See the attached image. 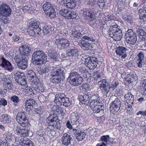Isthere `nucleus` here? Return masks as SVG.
Listing matches in <instances>:
<instances>
[{"label": "nucleus", "mask_w": 146, "mask_h": 146, "mask_svg": "<svg viewBox=\"0 0 146 146\" xmlns=\"http://www.w3.org/2000/svg\"><path fill=\"white\" fill-rule=\"evenodd\" d=\"M70 117L72 125H79L82 124L83 122V119L80 117V115L77 113L73 112L70 114Z\"/></svg>", "instance_id": "nucleus-21"}, {"label": "nucleus", "mask_w": 146, "mask_h": 146, "mask_svg": "<svg viewBox=\"0 0 146 146\" xmlns=\"http://www.w3.org/2000/svg\"><path fill=\"white\" fill-rule=\"evenodd\" d=\"M113 125H115L118 123L119 122V119L117 117L113 118L111 120Z\"/></svg>", "instance_id": "nucleus-61"}, {"label": "nucleus", "mask_w": 146, "mask_h": 146, "mask_svg": "<svg viewBox=\"0 0 146 146\" xmlns=\"http://www.w3.org/2000/svg\"><path fill=\"white\" fill-rule=\"evenodd\" d=\"M58 120V116L54 114H49L48 117L46 119L47 124L49 125L47 128L46 129L48 131L49 130L50 133L52 135L53 133H54L55 132L54 130H53L52 128V129L51 128L52 127L51 125H53Z\"/></svg>", "instance_id": "nucleus-14"}, {"label": "nucleus", "mask_w": 146, "mask_h": 146, "mask_svg": "<svg viewBox=\"0 0 146 146\" xmlns=\"http://www.w3.org/2000/svg\"><path fill=\"white\" fill-rule=\"evenodd\" d=\"M55 44L56 45L57 48L61 50H67L72 44L68 40L64 38L56 39Z\"/></svg>", "instance_id": "nucleus-12"}, {"label": "nucleus", "mask_w": 146, "mask_h": 146, "mask_svg": "<svg viewBox=\"0 0 146 146\" xmlns=\"http://www.w3.org/2000/svg\"><path fill=\"white\" fill-rule=\"evenodd\" d=\"M99 87L103 94L107 96L110 92V83L106 79L101 80L99 82Z\"/></svg>", "instance_id": "nucleus-13"}, {"label": "nucleus", "mask_w": 146, "mask_h": 146, "mask_svg": "<svg viewBox=\"0 0 146 146\" xmlns=\"http://www.w3.org/2000/svg\"><path fill=\"white\" fill-rule=\"evenodd\" d=\"M56 105H54L53 107V110L55 111L57 113H58L59 111H61L62 110V109L60 107L61 104H56Z\"/></svg>", "instance_id": "nucleus-50"}, {"label": "nucleus", "mask_w": 146, "mask_h": 146, "mask_svg": "<svg viewBox=\"0 0 146 146\" xmlns=\"http://www.w3.org/2000/svg\"><path fill=\"white\" fill-rule=\"evenodd\" d=\"M127 50L125 47L119 46L116 48V52L119 57L124 59L127 56L126 51Z\"/></svg>", "instance_id": "nucleus-27"}, {"label": "nucleus", "mask_w": 146, "mask_h": 146, "mask_svg": "<svg viewBox=\"0 0 146 146\" xmlns=\"http://www.w3.org/2000/svg\"><path fill=\"white\" fill-rule=\"evenodd\" d=\"M78 98L80 102H81L82 104H85L84 94L83 95H79Z\"/></svg>", "instance_id": "nucleus-58"}, {"label": "nucleus", "mask_w": 146, "mask_h": 146, "mask_svg": "<svg viewBox=\"0 0 146 146\" xmlns=\"http://www.w3.org/2000/svg\"><path fill=\"white\" fill-rule=\"evenodd\" d=\"M42 23L37 20H35L30 25L27 29V32L31 36H35L40 34L43 32L41 29Z\"/></svg>", "instance_id": "nucleus-6"}, {"label": "nucleus", "mask_w": 146, "mask_h": 146, "mask_svg": "<svg viewBox=\"0 0 146 146\" xmlns=\"http://www.w3.org/2000/svg\"><path fill=\"white\" fill-rule=\"evenodd\" d=\"M31 82L34 83L36 86L38 85L39 84L40 82L39 79L36 76L33 78L32 80L30 81Z\"/></svg>", "instance_id": "nucleus-53"}, {"label": "nucleus", "mask_w": 146, "mask_h": 146, "mask_svg": "<svg viewBox=\"0 0 146 146\" xmlns=\"http://www.w3.org/2000/svg\"><path fill=\"white\" fill-rule=\"evenodd\" d=\"M11 99L14 103H19L20 100L19 97L16 95H14L11 97Z\"/></svg>", "instance_id": "nucleus-51"}, {"label": "nucleus", "mask_w": 146, "mask_h": 146, "mask_svg": "<svg viewBox=\"0 0 146 146\" xmlns=\"http://www.w3.org/2000/svg\"><path fill=\"white\" fill-rule=\"evenodd\" d=\"M92 88V87L87 83L84 84L82 86V89L84 92H87L90 90Z\"/></svg>", "instance_id": "nucleus-47"}, {"label": "nucleus", "mask_w": 146, "mask_h": 146, "mask_svg": "<svg viewBox=\"0 0 146 146\" xmlns=\"http://www.w3.org/2000/svg\"><path fill=\"white\" fill-rule=\"evenodd\" d=\"M25 127L24 128L21 129L20 126L17 125L16 128V132L17 134L21 137L29 136L30 128L28 127V126Z\"/></svg>", "instance_id": "nucleus-22"}, {"label": "nucleus", "mask_w": 146, "mask_h": 146, "mask_svg": "<svg viewBox=\"0 0 146 146\" xmlns=\"http://www.w3.org/2000/svg\"><path fill=\"white\" fill-rule=\"evenodd\" d=\"M93 77L94 79L97 81L100 79L101 77V76L99 73H96L94 74Z\"/></svg>", "instance_id": "nucleus-63"}, {"label": "nucleus", "mask_w": 146, "mask_h": 146, "mask_svg": "<svg viewBox=\"0 0 146 146\" xmlns=\"http://www.w3.org/2000/svg\"><path fill=\"white\" fill-rule=\"evenodd\" d=\"M31 141V140H29V139H26L23 138V141L21 142L23 144V145H22L27 146L30 142V141Z\"/></svg>", "instance_id": "nucleus-60"}, {"label": "nucleus", "mask_w": 146, "mask_h": 146, "mask_svg": "<svg viewBox=\"0 0 146 146\" xmlns=\"http://www.w3.org/2000/svg\"><path fill=\"white\" fill-rule=\"evenodd\" d=\"M124 97L126 102L129 105L133 104L134 103L135 100L134 96L130 92H128L126 94Z\"/></svg>", "instance_id": "nucleus-31"}, {"label": "nucleus", "mask_w": 146, "mask_h": 146, "mask_svg": "<svg viewBox=\"0 0 146 146\" xmlns=\"http://www.w3.org/2000/svg\"><path fill=\"white\" fill-rule=\"evenodd\" d=\"M71 46L67 50L66 53L70 58L75 59L78 56V50L77 48L75 47L74 44L71 45Z\"/></svg>", "instance_id": "nucleus-17"}, {"label": "nucleus", "mask_w": 146, "mask_h": 146, "mask_svg": "<svg viewBox=\"0 0 146 146\" xmlns=\"http://www.w3.org/2000/svg\"><path fill=\"white\" fill-rule=\"evenodd\" d=\"M85 59V65L90 70H93L96 68L98 60L95 57L88 56L83 58Z\"/></svg>", "instance_id": "nucleus-11"}, {"label": "nucleus", "mask_w": 146, "mask_h": 146, "mask_svg": "<svg viewBox=\"0 0 146 146\" xmlns=\"http://www.w3.org/2000/svg\"><path fill=\"white\" fill-rule=\"evenodd\" d=\"M100 139L102 143L106 145H111L113 143V141L111 142V141L112 138L110 137L109 135L102 136L101 137Z\"/></svg>", "instance_id": "nucleus-33"}, {"label": "nucleus", "mask_w": 146, "mask_h": 146, "mask_svg": "<svg viewBox=\"0 0 146 146\" xmlns=\"http://www.w3.org/2000/svg\"><path fill=\"white\" fill-rule=\"evenodd\" d=\"M0 62V68L7 70L9 72H12L14 68L11 63L3 57H1Z\"/></svg>", "instance_id": "nucleus-15"}, {"label": "nucleus", "mask_w": 146, "mask_h": 146, "mask_svg": "<svg viewBox=\"0 0 146 146\" xmlns=\"http://www.w3.org/2000/svg\"><path fill=\"white\" fill-rule=\"evenodd\" d=\"M7 104V101L4 99L1 98L0 100V105H1V107L2 106H5Z\"/></svg>", "instance_id": "nucleus-59"}, {"label": "nucleus", "mask_w": 146, "mask_h": 146, "mask_svg": "<svg viewBox=\"0 0 146 146\" xmlns=\"http://www.w3.org/2000/svg\"><path fill=\"white\" fill-rule=\"evenodd\" d=\"M23 58H23L21 55L19 54L15 56L14 60L17 65L18 63L21 62Z\"/></svg>", "instance_id": "nucleus-46"}, {"label": "nucleus", "mask_w": 146, "mask_h": 146, "mask_svg": "<svg viewBox=\"0 0 146 146\" xmlns=\"http://www.w3.org/2000/svg\"><path fill=\"white\" fill-rule=\"evenodd\" d=\"M64 98V99L62 100L61 103H62L64 106L66 107H70V105H72V103L70 99L67 97Z\"/></svg>", "instance_id": "nucleus-41"}, {"label": "nucleus", "mask_w": 146, "mask_h": 146, "mask_svg": "<svg viewBox=\"0 0 146 146\" xmlns=\"http://www.w3.org/2000/svg\"><path fill=\"white\" fill-rule=\"evenodd\" d=\"M144 53L142 52H139L137 54V66L142 68L144 67V65L145 64V56Z\"/></svg>", "instance_id": "nucleus-23"}, {"label": "nucleus", "mask_w": 146, "mask_h": 146, "mask_svg": "<svg viewBox=\"0 0 146 146\" xmlns=\"http://www.w3.org/2000/svg\"><path fill=\"white\" fill-rule=\"evenodd\" d=\"M18 68L22 70H25L28 66L27 60V58H25L17 65Z\"/></svg>", "instance_id": "nucleus-35"}, {"label": "nucleus", "mask_w": 146, "mask_h": 146, "mask_svg": "<svg viewBox=\"0 0 146 146\" xmlns=\"http://www.w3.org/2000/svg\"><path fill=\"white\" fill-rule=\"evenodd\" d=\"M46 14L48 15L51 18H52L55 17L56 12H55L54 8H53L52 9H51L48 12H47Z\"/></svg>", "instance_id": "nucleus-48"}, {"label": "nucleus", "mask_w": 146, "mask_h": 146, "mask_svg": "<svg viewBox=\"0 0 146 146\" xmlns=\"http://www.w3.org/2000/svg\"><path fill=\"white\" fill-rule=\"evenodd\" d=\"M16 118L18 123L23 127H27L30 125L28 120L27 114L25 111L19 112Z\"/></svg>", "instance_id": "nucleus-9"}, {"label": "nucleus", "mask_w": 146, "mask_h": 146, "mask_svg": "<svg viewBox=\"0 0 146 146\" xmlns=\"http://www.w3.org/2000/svg\"><path fill=\"white\" fill-rule=\"evenodd\" d=\"M59 13L67 19H73L76 17V13L74 11H70L64 8L61 9Z\"/></svg>", "instance_id": "nucleus-16"}, {"label": "nucleus", "mask_w": 146, "mask_h": 146, "mask_svg": "<svg viewBox=\"0 0 146 146\" xmlns=\"http://www.w3.org/2000/svg\"><path fill=\"white\" fill-rule=\"evenodd\" d=\"M48 68L47 67H43L38 72V73L40 75H43V74H46L48 72Z\"/></svg>", "instance_id": "nucleus-45"}, {"label": "nucleus", "mask_w": 146, "mask_h": 146, "mask_svg": "<svg viewBox=\"0 0 146 146\" xmlns=\"http://www.w3.org/2000/svg\"><path fill=\"white\" fill-rule=\"evenodd\" d=\"M66 97V95L63 93H59L58 94H56L55 96V99L54 102L55 104H61V102Z\"/></svg>", "instance_id": "nucleus-32"}, {"label": "nucleus", "mask_w": 146, "mask_h": 146, "mask_svg": "<svg viewBox=\"0 0 146 146\" xmlns=\"http://www.w3.org/2000/svg\"><path fill=\"white\" fill-rule=\"evenodd\" d=\"M77 1V0H66V3H64V5L68 8L73 9L76 5Z\"/></svg>", "instance_id": "nucleus-34"}, {"label": "nucleus", "mask_w": 146, "mask_h": 146, "mask_svg": "<svg viewBox=\"0 0 146 146\" xmlns=\"http://www.w3.org/2000/svg\"><path fill=\"white\" fill-rule=\"evenodd\" d=\"M121 102L119 99L116 98L110 104V109L111 112L113 114L116 113L119 110L121 107Z\"/></svg>", "instance_id": "nucleus-19"}, {"label": "nucleus", "mask_w": 146, "mask_h": 146, "mask_svg": "<svg viewBox=\"0 0 146 146\" xmlns=\"http://www.w3.org/2000/svg\"><path fill=\"white\" fill-rule=\"evenodd\" d=\"M26 106L28 108L33 109V106L36 103L35 100L33 99H30L27 100L25 102Z\"/></svg>", "instance_id": "nucleus-39"}, {"label": "nucleus", "mask_w": 146, "mask_h": 146, "mask_svg": "<svg viewBox=\"0 0 146 146\" xmlns=\"http://www.w3.org/2000/svg\"><path fill=\"white\" fill-rule=\"evenodd\" d=\"M136 29L137 33H138V34L140 36H142L145 33L143 30L140 28H137Z\"/></svg>", "instance_id": "nucleus-57"}, {"label": "nucleus", "mask_w": 146, "mask_h": 146, "mask_svg": "<svg viewBox=\"0 0 146 146\" xmlns=\"http://www.w3.org/2000/svg\"><path fill=\"white\" fill-rule=\"evenodd\" d=\"M90 100L89 106L92 110L94 113L99 115L103 114L104 112L103 104L101 103L100 96L97 94H95L92 92H90Z\"/></svg>", "instance_id": "nucleus-2"}, {"label": "nucleus", "mask_w": 146, "mask_h": 146, "mask_svg": "<svg viewBox=\"0 0 146 146\" xmlns=\"http://www.w3.org/2000/svg\"><path fill=\"white\" fill-rule=\"evenodd\" d=\"M46 55L42 50L35 51L32 55V61L35 65H41L47 61Z\"/></svg>", "instance_id": "nucleus-4"}, {"label": "nucleus", "mask_w": 146, "mask_h": 146, "mask_svg": "<svg viewBox=\"0 0 146 146\" xmlns=\"http://www.w3.org/2000/svg\"><path fill=\"white\" fill-rule=\"evenodd\" d=\"M33 88L35 91L38 93L43 92L44 90V86L41 84H39L36 86L33 87Z\"/></svg>", "instance_id": "nucleus-40"}, {"label": "nucleus", "mask_w": 146, "mask_h": 146, "mask_svg": "<svg viewBox=\"0 0 146 146\" xmlns=\"http://www.w3.org/2000/svg\"><path fill=\"white\" fill-rule=\"evenodd\" d=\"M15 81L20 85L24 86L27 84L26 78L23 73L17 72L15 75Z\"/></svg>", "instance_id": "nucleus-20"}, {"label": "nucleus", "mask_w": 146, "mask_h": 146, "mask_svg": "<svg viewBox=\"0 0 146 146\" xmlns=\"http://www.w3.org/2000/svg\"><path fill=\"white\" fill-rule=\"evenodd\" d=\"M52 126L51 127V129L52 128L53 129V128L54 127L58 129H61V124L59 122V119L56 122V123H54V124L53 125H52Z\"/></svg>", "instance_id": "nucleus-49"}, {"label": "nucleus", "mask_w": 146, "mask_h": 146, "mask_svg": "<svg viewBox=\"0 0 146 146\" xmlns=\"http://www.w3.org/2000/svg\"><path fill=\"white\" fill-rule=\"evenodd\" d=\"M52 72L50 80L55 85L59 84L61 81L65 78L64 70V68L60 67L59 65L54 67Z\"/></svg>", "instance_id": "nucleus-3"}, {"label": "nucleus", "mask_w": 146, "mask_h": 146, "mask_svg": "<svg viewBox=\"0 0 146 146\" xmlns=\"http://www.w3.org/2000/svg\"><path fill=\"white\" fill-rule=\"evenodd\" d=\"M82 38L79 42V45L82 49L84 50H90L92 48L91 42H94L95 40L92 37L86 36H83Z\"/></svg>", "instance_id": "nucleus-8"}, {"label": "nucleus", "mask_w": 146, "mask_h": 146, "mask_svg": "<svg viewBox=\"0 0 146 146\" xmlns=\"http://www.w3.org/2000/svg\"><path fill=\"white\" fill-rule=\"evenodd\" d=\"M27 77L29 80L31 81L36 76L34 72L32 70H29L27 73Z\"/></svg>", "instance_id": "nucleus-42"}, {"label": "nucleus", "mask_w": 146, "mask_h": 146, "mask_svg": "<svg viewBox=\"0 0 146 146\" xmlns=\"http://www.w3.org/2000/svg\"><path fill=\"white\" fill-rule=\"evenodd\" d=\"M62 143L66 146H73V142H72L73 140L70 136L66 133L64 134L62 138Z\"/></svg>", "instance_id": "nucleus-28"}, {"label": "nucleus", "mask_w": 146, "mask_h": 146, "mask_svg": "<svg viewBox=\"0 0 146 146\" xmlns=\"http://www.w3.org/2000/svg\"><path fill=\"white\" fill-rule=\"evenodd\" d=\"M122 30L120 26L117 25L110 26L108 33L110 37L115 41H119L122 38Z\"/></svg>", "instance_id": "nucleus-5"}, {"label": "nucleus", "mask_w": 146, "mask_h": 146, "mask_svg": "<svg viewBox=\"0 0 146 146\" xmlns=\"http://www.w3.org/2000/svg\"><path fill=\"white\" fill-rule=\"evenodd\" d=\"M125 37L127 39L128 43L132 45H135L137 40L136 33L131 29H129L126 32Z\"/></svg>", "instance_id": "nucleus-10"}, {"label": "nucleus", "mask_w": 146, "mask_h": 146, "mask_svg": "<svg viewBox=\"0 0 146 146\" xmlns=\"http://www.w3.org/2000/svg\"><path fill=\"white\" fill-rule=\"evenodd\" d=\"M48 54L51 60L53 62L57 61L58 60V55L55 50L53 49H50L48 50Z\"/></svg>", "instance_id": "nucleus-30"}, {"label": "nucleus", "mask_w": 146, "mask_h": 146, "mask_svg": "<svg viewBox=\"0 0 146 146\" xmlns=\"http://www.w3.org/2000/svg\"><path fill=\"white\" fill-rule=\"evenodd\" d=\"M53 8V7L51 4L50 3L47 2L45 3L43 6V10L45 13H46Z\"/></svg>", "instance_id": "nucleus-38"}, {"label": "nucleus", "mask_w": 146, "mask_h": 146, "mask_svg": "<svg viewBox=\"0 0 146 146\" xmlns=\"http://www.w3.org/2000/svg\"><path fill=\"white\" fill-rule=\"evenodd\" d=\"M94 114H97L96 113H94ZM104 114V113H103ZM99 115H99L98 114H97ZM103 114H102L101 115H102V116H100V117H97V121L100 123H103L104 121L105 120V118L103 116Z\"/></svg>", "instance_id": "nucleus-56"}, {"label": "nucleus", "mask_w": 146, "mask_h": 146, "mask_svg": "<svg viewBox=\"0 0 146 146\" xmlns=\"http://www.w3.org/2000/svg\"><path fill=\"white\" fill-rule=\"evenodd\" d=\"M72 35L74 37L79 38L82 36V35L80 32L79 29L78 27H75L72 30Z\"/></svg>", "instance_id": "nucleus-37"}, {"label": "nucleus", "mask_w": 146, "mask_h": 146, "mask_svg": "<svg viewBox=\"0 0 146 146\" xmlns=\"http://www.w3.org/2000/svg\"><path fill=\"white\" fill-rule=\"evenodd\" d=\"M138 13L139 16L141 18V16L146 14V8L145 9H140L138 11Z\"/></svg>", "instance_id": "nucleus-54"}, {"label": "nucleus", "mask_w": 146, "mask_h": 146, "mask_svg": "<svg viewBox=\"0 0 146 146\" xmlns=\"http://www.w3.org/2000/svg\"><path fill=\"white\" fill-rule=\"evenodd\" d=\"M38 99L40 102H43L45 101L46 99L45 97L43 94L39 96Z\"/></svg>", "instance_id": "nucleus-62"}, {"label": "nucleus", "mask_w": 146, "mask_h": 146, "mask_svg": "<svg viewBox=\"0 0 146 146\" xmlns=\"http://www.w3.org/2000/svg\"><path fill=\"white\" fill-rule=\"evenodd\" d=\"M11 9L10 6L5 3H3L0 7V14L3 16L8 17L11 14Z\"/></svg>", "instance_id": "nucleus-18"}, {"label": "nucleus", "mask_w": 146, "mask_h": 146, "mask_svg": "<svg viewBox=\"0 0 146 146\" xmlns=\"http://www.w3.org/2000/svg\"><path fill=\"white\" fill-rule=\"evenodd\" d=\"M0 119L1 122L4 123L8 124V126L10 127H12L14 123L15 122V121H12L11 117L7 114L2 115L0 117Z\"/></svg>", "instance_id": "nucleus-26"}, {"label": "nucleus", "mask_w": 146, "mask_h": 146, "mask_svg": "<svg viewBox=\"0 0 146 146\" xmlns=\"http://www.w3.org/2000/svg\"><path fill=\"white\" fill-rule=\"evenodd\" d=\"M95 10L93 8H84L81 11L82 16L85 18L88 24H91L92 22L96 19Z\"/></svg>", "instance_id": "nucleus-7"}, {"label": "nucleus", "mask_w": 146, "mask_h": 146, "mask_svg": "<svg viewBox=\"0 0 146 146\" xmlns=\"http://www.w3.org/2000/svg\"><path fill=\"white\" fill-rule=\"evenodd\" d=\"M72 131L74 136L78 141H81L85 138L86 133L78 129H73Z\"/></svg>", "instance_id": "nucleus-24"}, {"label": "nucleus", "mask_w": 146, "mask_h": 146, "mask_svg": "<svg viewBox=\"0 0 146 146\" xmlns=\"http://www.w3.org/2000/svg\"><path fill=\"white\" fill-rule=\"evenodd\" d=\"M125 79L124 82L126 85H127L133 82V81L132 80V79H131V77H126L125 78Z\"/></svg>", "instance_id": "nucleus-55"}, {"label": "nucleus", "mask_w": 146, "mask_h": 146, "mask_svg": "<svg viewBox=\"0 0 146 146\" xmlns=\"http://www.w3.org/2000/svg\"><path fill=\"white\" fill-rule=\"evenodd\" d=\"M41 25V28L43 29L42 31L44 32V35L51 33L54 29V27L45 23H42Z\"/></svg>", "instance_id": "nucleus-29"}, {"label": "nucleus", "mask_w": 146, "mask_h": 146, "mask_svg": "<svg viewBox=\"0 0 146 146\" xmlns=\"http://www.w3.org/2000/svg\"><path fill=\"white\" fill-rule=\"evenodd\" d=\"M90 92L87 93L86 94H84V98L85 100V105H88V103L90 100Z\"/></svg>", "instance_id": "nucleus-52"}, {"label": "nucleus", "mask_w": 146, "mask_h": 146, "mask_svg": "<svg viewBox=\"0 0 146 146\" xmlns=\"http://www.w3.org/2000/svg\"><path fill=\"white\" fill-rule=\"evenodd\" d=\"M78 72L72 70L69 73L67 80L70 84L76 86L81 84L83 81L81 75L87 79L90 76V74L84 66H80L78 68Z\"/></svg>", "instance_id": "nucleus-1"}, {"label": "nucleus", "mask_w": 146, "mask_h": 146, "mask_svg": "<svg viewBox=\"0 0 146 146\" xmlns=\"http://www.w3.org/2000/svg\"><path fill=\"white\" fill-rule=\"evenodd\" d=\"M119 84V82L117 80H114L111 84H110V91L113 90L115 89Z\"/></svg>", "instance_id": "nucleus-43"}, {"label": "nucleus", "mask_w": 146, "mask_h": 146, "mask_svg": "<svg viewBox=\"0 0 146 146\" xmlns=\"http://www.w3.org/2000/svg\"><path fill=\"white\" fill-rule=\"evenodd\" d=\"M25 93L29 95L33 96L35 94V92L31 87L28 86L26 87Z\"/></svg>", "instance_id": "nucleus-44"}, {"label": "nucleus", "mask_w": 146, "mask_h": 146, "mask_svg": "<svg viewBox=\"0 0 146 146\" xmlns=\"http://www.w3.org/2000/svg\"><path fill=\"white\" fill-rule=\"evenodd\" d=\"M22 48L23 50L22 54L26 56H29L31 52V51L32 50L31 48L27 45H25L23 46Z\"/></svg>", "instance_id": "nucleus-36"}, {"label": "nucleus", "mask_w": 146, "mask_h": 146, "mask_svg": "<svg viewBox=\"0 0 146 146\" xmlns=\"http://www.w3.org/2000/svg\"><path fill=\"white\" fill-rule=\"evenodd\" d=\"M0 81H3V85L8 91L12 89L11 81L9 78L7 76H2L0 78Z\"/></svg>", "instance_id": "nucleus-25"}, {"label": "nucleus", "mask_w": 146, "mask_h": 146, "mask_svg": "<svg viewBox=\"0 0 146 146\" xmlns=\"http://www.w3.org/2000/svg\"><path fill=\"white\" fill-rule=\"evenodd\" d=\"M44 109L42 107L41 108L40 107V108H38L37 110L36 111V113L37 114H42L43 112Z\"/></svg>", "instance_id": "nucleus-64"}]
</instances>
